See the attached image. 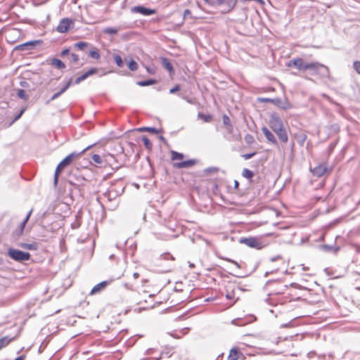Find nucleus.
Returning <instances> with one entry per match:
<instances>
[{"mask_svg":"<svg viewBox=\"0 0 360 360\" xmlns=\"http://www.w3.org/2000/svg\"><path fill=\"white\" fill-rule=\"evenodd\" d=\"M79 156V154H76L75 153H70L67 157H65L56 167L55 174H54V184L57 185L58 177L60 172L63 170L65 167L70 165L72 161Z\"/></svg>","mask_w":360,"mask_h":360,"instance_id":"nucleus-1","label":"nucleus"},{"mask_svg":"<svg viewBox=\"0 0 360 360\" xmlns=\"http://www.w3.org/2000/svg\"><path fill=\"white\" fill-rule=\"evenodd\" d=\"M206 4L212 6H226V13L231 11L236 5V0H204Z\"/></svg>","mask_w":360,"mask_h":360,"instance_id":"nucleus-2","label":"nucleus"},{"mask_svg":"<svg viewBox=\"0 0 360 360\" xmlns=\"http://www.w3.org/2000/svg\"><path fill=\"white\" fill-rule=\"evenodd\" d=\"M8 255L15 261L22 262L27 261L30 259V254L27 252H22L19 250L9 248L8 250Z\"/></svg>","mask_w":360,"mask_h":360,"instance_id":"nucleus-3","label":"nucleus"},{"mask_svg":"<svg viewBox=\"0 0 360 360\" xmlns=\"http://www.w3.org/2000/svg\"><path fill=\"white\" fill-rule=\"evenodd\" d=\"M310 70L312 75H318L323 73L328 74V68L319 62L307 63V70Z\"/></svg>","mask_w":360,"mask_h":360,"instance_id":"nucleus-4","label":"nucleus"},{"mask_svg":"<svg viewBox=\"0 0 360 360\" xmlns=\"http://www.w3.org/2000/svg\"><path fill=\"white\" fill-rule=\"evenodd\" d=\"M288 67H293L300 72H305L307 70V63H305L301 58H296L288 62Z\"/></svg>","mask_w":360,"mask_h":360,"instance_id":"nucleus-5","label":"nucleus"},{"mask_svg":"<svg viewBox=\"0 0 360 360\" xmlns=\"http://www.w3.org/2000/svg\"><path fill=\"white\" fill-rule=\"evenodd\" d=\"M241 242L250 248H256L257 250H260L264 246L259 239L255 237L243 238Z\"/></svg>","mask_w":360,"mask_h":360,"instance_id":"nucleus-6","label":"nucleus"},{"mask_svg":"<svg viewBox=\"0 0 360 360\" xmlns=\"http://www.w3.org/2000/svg\"><path fill=\"white\" fill-rule=\"evenodd\" d=\"M74 25V21L70 18H63L57 26L56 30L60 33H65Z\"/></svg>","mask_w":360,"mask_h":360,"instance_id":"nucleus-7","label":"nucleus"},{"mask_svg":"<svg viewBox=\"0 0 360 360\" xmlns=\"http://www.w3.org/2000/svg\"><path fill=\"white\" fill-rule=\"evenodd\" d=\"M245 359L243 349L238 347H233L230 349L228 360H244Z\"/></svg>","mask_w":360,"mask_h":360,"instance_id":"nucleus-8","label":"nucleus"},{"mask_svg":"<svg viewBox=\"0 0 360 360\" xmlns=\"http://www.w3.org/2000/svg\"><path fill=\"white\" fill-rule=\"evenodd\" d=\"M313 175L316 177H321L326 173H330V170L328 169L327 163L323 162L316 166L314 168L311 169Z\"/></svg>","mask_w":360,"mask_h":360,"instance_id":"nucleus-9","label":"nucleus"},{"mask_svg":"<svg viewBox=\"0 0 360 360\" xmlns=\"http://www.w3.org/2000/svg\"><path fill=\"white\" fill-rule=\"evenodd\" d=\"M269 126L274 132L284 128L281 120L275 116L270 119Z\"/></svg>","mask_w":360,"mask_h":360,"instance_id":"nucleus-10","label":"nucleus"},{"mask_svg":"<svg viewBox=\"0 0 360 360\" xmlns=\"http://www.w3.org/2000/svg\"><path fill=\"white\" fill-rule=\"evenodd\" d=\"M110 283L109 281H102L97 285H96L89 292L90 295H94L98 293H100L101 291L104 290L105 288Z\"/></svg>","mask_w":360,"mask_h":360,"instance_id":"nucleus-11","label":"nucleus"},{"mask_svg":"<svg viewBox=\"0 0 360 360\" xmlns=\"http://www.w3.org/2000/svg\"><path fill=\"white\" fill-rule=\"evenodd\" d=\"M132 11L135 13H141L143 15H150L155 13V11L154 9H150L145 8L141 6H135L132 8Z\"/></svg>","mask_w":360,"mask_h":360,"instance_id":"nucleus-12","label":"nucleus"},{"mask_svg":"<svg viewBox=\"0 0 360 360\" xmlns=\"http://www.w3.org/2000/svg\"><path fill=\"white\" fill-rule=\"evenodd\" d=\"M97 72H98V69L96 68H92L90 70H89L87 72L83 73L81 76L77 77L75 81V83L76 84H78L83 80L86 79L89 76L93 75Z\"/></svg>","mask_w":360,"mask_h":360,"instance_id":"nucleus-13","label":"nucleus"},{"mask_svg":"<svg viewBox=\"0 0 360 360\" xmlns=\"http://www.w3.org/2000/svg\"><path fill=\"white\" fill-rule=\"evenodd\" d=\"M196 163V160H188L186 161H182L181 162H176L173 165L174 167L181 169V168H188L191 167L195 165Z\"/></svg>","mask_w":360,"mask_h":360,"instance_id":"nucleus-14","label":"nucleus"},{"mask_svg":"<svg viewBox=\"0 0 360 360\" xmlns=\"http://www.w3.org/2000/svg\"><path fill=\"white\" fill-rule=\"evenodd\" d=\"M262 131L269 141L273 143L276 142L274 134L266 127L262 128Z\"/></svg>","mask_w":360,"mask_h":360,"instance_id":"nucleus-15","label":"nucleus"},{"mask_svg":"<svg viewBox=\"0 0 360 360\" xmlns=\"http://www.w3.org/2000/svg\"><path fill=\"white\" fill-rule=\"evenodd\" d=\"M275 133L276 134L281 141H282L283 143H286L288 141V136L285 128L278 130L275 131Z\"/></svg>","mask_w":360,"mask_h":360,"instance_id":"nucleus-16","label":"nucleus"},{"mask_svg":"<svg viewBox=\"0 0 360 360\" xmlns=\"http://www.w3.org/2000/svg\"><path fill=\"white\" fill-rule=\"evenodd\" d=\"M50 64L52 66H54L55 68H56L58 69H60V70L64 69L66 67L65 63L62 60H60V59H58V58L51 59Z\"/></svg>","mask_w":360,"mask_h":360,"instance_id":"nucleus-17","label":"nucleus"},{"mask_svg":"<svg viewBox=\"0 0 360 360\" xmlns=\"http://www.w3.org/2000/svg\"><path fill=\"white\" fill-rule=\"evenodd\" d=\"M72 79H70L67 84L61 89V90L57 93H56L51 98L52 100L57 98L60 95L64 93L72 84Z\"/></svg>","mask_w":360,"mask_h":360,"instance_id":"nucleus-18","label":"nucleus"},{"mask_svg":"<svg viewBox=\"0 0 360 360\" xmlns=\"http://www.w3.org/2000/svg\"><path fill=\"white\" fill-rule=\"evenodd\" d=\"M222 118H223V123L225 125L226 129L229 132H231L232 129H233V127H232V124H231V122L230 118L226 115H224Z\"/></svg>","mask_w":360,"mask_h":360,"instance_id":"nucleus-19","label":"nucleus"},{"mask_svg":"<svg viewBox=\"0 0 360 360\" xmlns=\"http://www.w3.org/2000/svg\"><path fill=\"white\" fill-rule=\"evenodd\" d=\"M198 117L205 122H210L213 120V117L210 114H204L202 112H199L198 114Z\"/></svg>","mask_w":360,"mask_h":360,"instance_id":"nucleus-20","label":"nucleus"},{"mask_svg":"<svg viewBox=\"0 0 360 360\" xmlns=\"http://www.w3.org/2000/svg\"><path fill=\"white\" fill-rule=\"evenodd\" d=\"M171 159L172 160H182L184 158V155L182 153L176 152V151H171Z\"/></svg>","mask_w":360,"mask_h":360,"instance_id":"nucleus-21","label":"nucleus"},{"mask_svg":"<svg viewBox=\"0 0 360 360\" xmlns=\"http://www.w3.org/2000/svg\"><path fill=\"white\" fill-rule=\"evenodd\" d=\"M242 176L245 179L251 180L254 176V172L249 169L245 168L243 169Z\"/></svg>","mask_w":360,"mask_h":360,"instance_id":"nucleus-22","label":"nucleus"},{"mask_svg":"<svg viewBox=\"0 0 360 360\" xmlns=\"http://www.w3.org/2000/svg\"><path fill=\"white\" fill-rule=\"evenodd\" d=\"M14 338L8 339L7 337H4L0 339V350L4 347H6L7 345H9V343L13 341Z\"/></svg>","mask_w":360,"mask_h":360,"instance_id":"nucleus-23","label":"nucleus"},{"mask_svg":"<svg viewBox=\"0 0 360 360\" xmlns=\"http://www.w3.org/2000/svg\"><path fill=\"white\" fill-rule=\"evenodd\" d=\"M162 63H163V65L164 67L169 72H173V66L171 64V63L167 59V58H163L162 59Z\"/></svg>","mask_w":360,"mask_h":360,"instance_id":"nucleus-24","label":"nucleus"},{"mask_svg":"<svg viewBox=\"0 0 360 360\" xmlns=\"http://www.w3.org/2000/svg\"><path fill=\"white\" fill-rule=\"evenodd\" d=\"M155 83H156V81L155 79H148V80H145V81L138 82L137 84L141 86H145L152 85Z\"/></svg>","mask_w":360,"mask_h":360,"instance_id":"nucleus-25","label":"nucleus"},{"mask_svg":"<svg viewBox=\"0 0 360 360\" xmlns=\"http://www.w3.org/2000/svg\"><path fill=\"white\" fill-rule=\"evenodd\" d=\"M138 130L139 131H148L153 134H158V130L154 127H141Z\"/></svg>","mask_w":360,"mask_h":360,"instance_id":"nucleus-26","label":"nucleus"},{"mask_svg":"<svg viewBox=\"0 0 360 360\" xmlns=\"http://www.w3.org/2000/svg\"><path fill=\"white\" fill-rule=\"evenodd\" d=\"M142 141L147 149L150 150L152 148L153 144L148 137L143 136Z\"/></svg>","mask_w":360,"mask_h":360,"instance_id":"nucleus-27","label":"nucleus"},{"mask_svg":"<svg viewBox=\"0 0 360 360\" xmlns=\"http://www.w3.org/2000/svg\"><path fill=\"white\" fill-rule=\"evenodd\" d=\"M128 68L130 70L135 71L138 69V64L135 60H131L128 63Z\"/></svg>","mask_w":360,"mask_h":360,"instance_id":"nucleus-28","label":"nucleus"},{"mask_svg":"<svg viewBox=\"0 0 360 360\" xmlns=\"http://www.w3.org/2000/svg\"><path fill=\"white\" fill-rule=\"evenodd\" d=\"M89 56L94 59H99L101 57L100 53L97 50H91L89 53Z\"/></svg>","mask_w":360,"mask_h":360,"instance_id":"nucleus-29","label":"nucleus"},{"mask_svg":"<svg viewBox=\"0 0 360 360\" xmlns=\"http://www.w3.org/2000/svg\"><path fill=\"white\" fill-rule=\"evenodd\" d=\"M114 60L115 62V63L117 64V65L119 67V68H121L123 66V61H122V59L121 58V56L120 55H115L114 56Z\"/></svg>","mask_w":360,"mask_h":360,"instance_id":"nucleus-30","label":"nucleus"},{"mask_svg":"<svg viewBox=\"0 0 360 360\" xmlns=\"http://www.w3.org/2000/svg\"><path fill=\"white\" fill-rule=\"evenodd\" d=\"M91 158L95 164L100 165L103 162L102 158L98 154L93 155Z\"/></svg>","mask_w":360,"mask_h":360,"instance_id":"nucleus-31","label":"nucleus"},{"mask_svg":"<svg viewBox=\"0 0 360 360\" xmlns=\"http://www.w3.org/2000/svg\"><path fill=\"white\" fill-rule=\"evenodd\" d=\"M74 46H75V47L77 48L79 50H83L86 47L88 46V44L84 41H79V42L76 43Z\"/></svg>","mask_w":360,"mask_h":360,"instance_id":"nucleus-32","label":"nucleus"},{"mask_svg":"<svg viewBox=\"0 0 360 360\" xmlns=\"http://www.w3.org/2000/svg\"><path fill=\"white\" fill-rule=\"evenodd\" d=\"M104 33L110 34H115L117 33L118 30L115 27H107L104 30Z\"/></svg>","mask_w":360,"mask_h":360,"instance_id":"nucleus-33","label":"nucleus"},{"mask_svg":"<svg viewBox=\"0 0 360 360\" xmlns=\"http://www.w3.org/2000/svg\"><path fill=\"white\" fill-rule=\"evenodd\" d=\"M18 96L19 98L24 99V100H26L27 98V96L24 89H18Z\"/></svg>","mask_w":360,"mask_h":360,"instance_id":"nucleus-34","label":"nucleus"},{"mask_svg":"<svg viewBox=\"0 0 360 360\" xmlns=\"http://www.w3.org/2000/svg\"><path fill=\"white\" fill-rule=\"evenodd\" d=\"M353 68L355 71L360 75V60H356L353 63Z\"/></svg>","mask_w":360,"mask_h":360,"instance_id":"nucleus-35","label":"nucleus"},{"mask_svg":"<svg viewBox=\"0 0 360 360\" xmlns=\"http://www.w3.org/2000/svg\"><path fill=\"white\" fill-rule=\"evenodd\" d=\"M18 34H19V30L17 29L12 28V29H9L7 31V34L8 36Z\"/></svg>","mask_w":360,"mask_h":360,"instance_id":"nucleus-36","label":"nucleus"},{"mask_svg":"<svg viewBox=\"0 0 360 360\" xmlns=\"http://www.w3.org/2000/svg\"><path fill=\"white\" fill-rule=\"evenodd\" d=\"M21 247L26 248L27 250H35L36 247L34 244H22Z\"/></svg>","mask_w":360,"mask_h":360,"instance_id":"nucleus-37","label":"nucleus"},{"mask_svg":"<svg viewBox=\"0 0 360 360\" xmlns=\"http://www.w3.org/2000/svg\"><path fill=\"white\" fill-rule=\"evenodd\" d=\"M161 258H163L165 259L174 260V258L173 257V256L172 255H170L169 253H165V254L162 255Z\"/></svg>","mask_w":360,"mask_h":360,"instance_id":"nucleus-38","label":"nucleus"},{"mask_svg":"<svg viewBox=\"0 0 360 360\" xmlns=\"http://www.w3.org/2000/svg\"><path fill=\"white\" fill-rule=\"evenodd\" d=\"M71 58H72V61L75 63H77L79 62V56L76 53H72L71 54Z\"/></svg>","mask_w":360,"mask_h":360,"instance_id":"nucleus-39","label":"nucleus"},{"mask_svg":"<svg viewBox=\"0 0 360 360\" xmlns=\"http://www.w3.org/2000/svg\"><path fill=\"white\" fill-rule=\"evenodd\" d=\"M256 154V153H247V154H243L242 155V157L245 159V160H248L251 158H252Z\"/></svg>","mask_w":360,"mask_h":360,"instance_id":"nucleus-40","label":"nucleus"},{"mask_svg":"<svg viewBox=\"0 0 360 360\" xmlns=\"http://www.w3.org/2000/svg\"><path fill=\"white\" fill-rule=\"evenodd\" d=\"M259 101L260 102H262V103H270V102L272 103V102H274L273 99L268 98H259Z\"/></svg>","mask_w":360,"mask_h":360,"instance_id":"nucleus-41","label":"nucleus"},{"mask_svg":"<svg viewBox=\"0 0 360 360\" xmlns=\"http://www.w3.org/2000/svg\"><path fill=\"white\" fill-rule=\"evenodd\" d=\"M180 90V86L179 85H176L174 87H173L172 89H171L169 90V93L170 94H174L178 91Z\"/></svg>","mask_w":360,"mask_h":360,"instance_id":"nucleus-42","label":"nucleus"},{"mask_svg":"<svg viewBox=\"0 0 360 360\" xmlns=\"http://www.w3.org/2000/svg\"><path fill=\"white\" fill-rule=\"evenodd\" d=\"M31 214V212H30L27 216L26 217V218L24 219V221L22 222V229H24L25 226V224L27 222L29 218H30V216Z\"/></svg>","mask_w":360,"mask_h":360,"instance_id":"nucleus-43","label":"nucleus"},{"mask_svg":"<svg viewBox=\"0 0 360 360\" xmlns=\"http://www.w3.org/2000/svg\"><path fill=\"white\" fill-rule=\"evenodd\" d=\"M25 112V109H22L21 110V111L20 112V113L15 116V117L14 118L13 122L17 121L18 119H20V117L22 116V115Z\"/></svg>","mask_w":360,"mask_h":360,"instance_id":"nucleus-44","label":"nucleus"},{"mask_svg":"<svg viewBox=\"0 0 360 360\" xmlns=\"http://www.w3.org/2000/svg\"><path fill=\"white\" fill-rule=\"evenodd\" d=\"M69 52H70V50L68 49H65L62 51L60 56H65L66 55H68L69 53Z\"/></svg>","mask_w":360,"mask_h":360,"instance_id":"nucleus-45","label":"nucleus"},{"mask_svg":"<svg viewBox=\"0 0 360 360\" xmlns=\"http://www.w3.org/2000/svg\"><path fill=\"white\" fill-rule=\"evenodd\" d=\"M25 356L21 355V356L17 357L15 360H25Z\"/></svg>","mask_w":360,"mask_h":360,"instance_id":"nucleus-46","label":"nucleus"},{"mask_svg":"<svg viewBox=\"0 0 360 360\" xmlns=\"http://www.w3.org/2000/svg\"><path fill=\"white\" fill-rule=\"evenodd\" d=\"M29 44H32V43H25V44H22V45L19 46H18V49H22V47H23V46H25L29 45Z\"/></svg>","mask_w":360,"mask_h":360,"instance_id":"nucleus-47","label":"nucleus"},{"mask_svg":"<svg viewBox=\"0 0 360 360\" xmlns=\"http://www.w3.org/2000/svg\"><path fill=\"white\" fill-rule=\"evenodd\" d=\"M281 108L283 109H289L291 108L292 106L290 104H287L286 105L282 106Z\"/></svg>","mask_w":360,"mask_h":360,"instance_id":"nucleus-48","label":"nucleus"},{"mask_svg":"<svg viewBox=\"0 0 360 360\" xmlns=\"http://www.w3.org/2000/svg\"><path fill=\"white\" fill-rule=\"evenodd\" d=\"M133 276H134V278H136H136H139L140 275H139V273L135 272V273H134Z\"/></svg>","mask_w":360,"mask_h":360,"instance_id":"nucleus-49","label":"nucleus"},{"mask_svg":"<svg viewBox=\"0 0 360 360\" xmlns=\"http://www.w3.org/2000/svg\"><path fill=\"white\" fill-rule=\"evenodd\" d=\"M239 184L237 181H235V187L237 188Z\"/></svg>","mask_w":360,"mask_h":360,"instance_id":"nucleus-50","label":"nucleus"},{"mask_svg":"<svg viewBox=\"0 0 360 360\" xmlns=\"http://www.w3.org/2000/svg\"><path fill=\"white\" fill-rule=\"evenodd\" d=\"M9 36L7 34V40H9Z\"/></svg>","mask_w":360,"mask_h":360,"instance_id":"nucleus-51","label":"nucleus"}]
</instances>
